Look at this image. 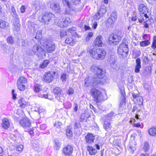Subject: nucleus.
I'll return each instance as SVG.
<instances>
[{"mask_svg": "<svg viewBox=\"0 0 156 156\" xmlns=\"http://www.w3.org/2000/svg\"><path fill=\"white\" fill-rule=\"evenodd\" d=\"M140 17L138 18L139 22L141 23L143 21L145 22L148 20V16L147 14L148 12L146 5L144 4H140L138 6Z\"/></svg>", "mask_w": 156, "mask_h": 156, "instance_id": "obj_1", "label": "nucleus"}, {"mask_svg": "<svg viewBox=\"0 0 156 156\" xmlns=\"http://www.w3.org/2000/svg\"><path fill=\"white\" fill-rule=\"evenodd\" d=\"M91 57L97 60H102L105 57L106 52L101 48L93 49L90 51Z\"/></svg>", "mask_w": 156, "mask_h": 156, "instance_id": "obj_2", "label": "nucleus"}, {"mask_svg": "<svg viewBox=\"0 0 156 156\" xmlns=\"http://www.w3.org/2000/svg\"><path fill=\"white\" fill-rule=\"evenodd\" d=\"M55 18L54 14L51 13H44L42 15L40 16L38 20L45 24H48L52 22L53 21L55 20Z\"/></svg>", "mask_w": 156, "mask_h": 156, "instance_id": "obj_3", "label": "nucleus"}, {"mask_svg": "<svg viewBox=\"0 0 156 156\" xmlns=\"http://www.w3.org/2000/svg\"><path fill=\"white\" fill-rule=\"evenodd\" d=\"M27 53L29 55H36L38 57L45 56V54L44 51L38 44H35L33 47L32 50H29L27 51Z\"/></svg>", "mask_w": 156, "mask_h": 156, "instance_id": "obj_4", "label": "nucleus"}, {"mask_svg": "<svg viewBox=\"0 0 156 156\" xmlns=\"http://www.w3.org/2000/svg\"><path fill=\"white\" fill-rule=\"evenodd\" d=\"M90 93L94 100L96 103H98L105 100L104 94L99 90L95 88H92Z\"/></svg>", "mask_w": 156, "mask_h": 156, "instance_id": "obj_5", "label": "nucleus"}, {"mask_svg": "<svg viewBox=\"0 0 156 156\" xmlns=\"http://www.w3.org/2000/svg\"><path fill=\"white\" fill-rule=\"evenodd\" d=\"M44 53L46 52L48 53H51L54 51L55 49V45L54 43L51 41H42L41 42Z\"/></svg>", "mask_w": 156, "mask_h": 156, "instance_id": "obj_6", "label": "nucleus"}, {"mask_svg": "<svg viewBox=\"0 0 156 156\" xmlns=\"http://www.w3.org/2000/svg\"><path fill=\"white\" fill-rule=\"evenodd\" d=\"M118 53L119 55L123 57H126L129 51L128 45L127 43L123 41L121 43L118 48Z\"/></svg>", "mask_w": 156, "mask_h": 156, "instance_id": "obj_7", "label": "nucleus"}, {"mask_svg": "<svg viewBox=\"0 0 156 156\" xmlns=\"http://www.w3.org/2000/svg\"><path fill=\"white\" fill-rule=\"evenodd\" d=\"M102 71L101 72L97 71V73L96 74L98 75L97 78H95L94 79V82L93 83L92 85L93 86H96L98 85L103 84L105 83V81L104 80L102 79L104 75V72L103 70L100 69Z\"/></svg>", "mask_w": 156, "mask_h": 156, "instance_id": "obj_8", "label": "nucleus"}, {"mask_svg": "<svg viewBox=\"0 0 156 156\" xmlns=\"http://www.w3.org/2000/svg\"><path fill=\"white\" fill-rule=\"evenodd\" d=\"M53 92L55 95V98L61 102L64 101V94L60 87H58L54 88Z\"/></svg>", "mask_w": 156, "mask_h": 156, "instance_id": "obj_9", "label": "nucleus"}, {"mask_svg": "<svg viewBox=\"0 0 156 156\" xmlns=\"http://www.w3.org/2000/svg\"><path fill=\"white\" fill-rule=\"evenodd\" d=\"M102 3H102L99 11L94 15V18L96 20H98L103 17L104 14L106 12V7Z\"/></svg>", "mask_w": 156, "mask_h": 156, "instance_id": "obj_10", "label": "nucleus"}, {"mask_svg": "<svg viewBox=\"0 0 156 156\" xmlns=\"http://www.w3.org/2000/svg\"><path fill=\"white\" fill-rule=\"evenodd\" d=\"M55 74V72L54 71L46 72L44 76V80L47 83H50L53 80Z\"/></svg>", "mask_w": 156, "mask_h": 156, "instance_id": "obj_11", "label": "nucleus"}, {"mask_svg": "<svg viewBox=\"0 0 156 156\" xmlns=\"http://www.w3.org/2000/svg\"><path fill=\"white\" fill-rule=\"evenodd\" d=\"M119 42V39L116 34H112L109 36L108 43L109 44L113 45H115Z\"/></svg>", "mask_w": 156, "mask_h": 156, "instance_id": "obj_12", "label": "nucleus"}, {"mask_svg": "<svg viewBox=\"0 0 156 156\" xmlns=\"http://www.w3.org/2000/svg\"><path fill=\"white\" fill-rule=\"evenodd\" d=\"M55 24L59 27H66L69 22L64 19H55Z\"/></svg>", "mask_w": 156, "mask_h": 156, "instance_id": "obj_13", "label": "nucleus"}, {"mask_svg": "<svg viewBox=\"0 0 156 156\" xmlns=\"http://www.w3.org/2000/svg\"><path fill=\"white\" fill-rule=\"evenodd\" d=\"M117 19V15L115 12H112L110 17L107 20V24H108L109 26H112L115 22Z\"/></svg>", "mask_w": 156, "mask_h": 156, "instance_id": "obj_14", "label": "nucleus"}, {"mask_svg": "<svg viewBox=\"0 0 156 156\" xmlns=\"http://www.w3.org/2000/svg\"><path fill=\"white\" fill-rule=\"evenodd\" d=\"M103 40L102 36L99 35L94 41L93 45L97 47H101L103 44Z\"/></svg>", "mask_w": 156, "mask_h": 156, "instance_id": "obj_15", "label": "nucleus"}, {"mask_svg": "<svg viewBox=\"0 0 156 156\" xmlns=\"http://www.w3.org/2000/svg\"><path fill=\"white\" fill-rule=\"evenodd\" d=\"M73 151V147L70 145H68L63 149L62 153L66 156H69L72 154Z\"/></svg>", "mask_w": 156, "mask_h": 156, "instance_id": "obj_16", "label": "nucleus"}, {"mask_svg": "<svg viewBox=\"0 0 156 156\" xmlns=\"http://www.w3.org/2000/svg\"><path fill=\"white\" fill-rule=\"evenodd\" d=\"M20 124L25 128L29 127L31 126L30 122L28 119L24 118L20 121Z\"/></svg>", "mask_w": 156, "mask_h": 156, "instance_id": "obj_17", "label": "nucleus"}, {"mask_svg": "<svg viewBox=\"0 0 156 156\" xmlns=\"http://www.w3.org/2000/svg\"><path fill=\"white\" fill-rule=\"evenodd\" d=\"M120 92L122 94V97H121L120 101L119 106L122 107L126 104L125 98V92L123 88H122L120 89Z\"/></svg>", "mask_w": 156, "mask_h": 156, "instance_id": "obj_18", "label": "nucleus"}, {"mask_svg": "<svg viewBox=\"0 0 156 156\" xmlns=\"http://www.w3.org/2000/svg\"><path fill=\"white\" fill-rule=\"evenodd\" d=\"M132 95L133 98L136 100L137 104L139 105L143 104V99L142 97L138 96L137 94H136L134 93L132 94Z\"/></svg>", "mask_w": 156, "mask_h": 156, "instance_id": "obj_19", "label": "nucleus"}, {"mask_svg": "<svg viewBox=\"0 0 156 156\" xmlns=\"http://www.w3.org/2000/svg\"><path fill=\"white\" fill-rule=\"evenodd\" d=\"M31 143L35 150L39 151L41 148V146L39 142V140L33 139L31 141Z\"/></svg>", "mask_w": 156, "mask_h": 156, "instance_id": "obj_20", "label": "nucleus"}, {"mask_svg": "<svg viewBox=\"0 0 156 156\" xmlns=\"http://www.w3.org/2000/svg\"><path fill=\"white\" fill-rule=\"evenodd\" d=\"M85 141L87 143L90 144L92 143L94 140V136L92 133H89L86 136Z\"/></svg>", "mask_w": 156, "mask_h": 156, "instance_id": "obj_21", "label": "nucleus"}, {"mask_svg": "<svg viewBox=\"0 0 156 156\" xmlns=\"http://www.w3.org/2000/svg\"><path fill=\"white\" fill-rule=\"evenodd\" d=\"M2 127L4 129H7L10 126V122L7 118H4L2 120Z\"/></svg>", "mask_w": 156, "mask_h": 156, "instance_id": "obj_22", "label": "nucleus"}, {"mask_svg": "<svg viewBox=\"0 0 156 156\" xmlns=\"http://www.w3.org/2000/svg\"><path fill=\"white\" fill-rule=\"evenodd\" d=\"M48 5L53 10H59V6L57 3L54 2H49L48 3Z\"/></svg>", "mask_w": 156, "mask_h": 156, "instance_id": "obj_23", "label": "nucleus"}, {"mask_svg": "<svg viewBox=\"0 0 156 156\" xmlns=\"http://www.w3.org/2000/svg\"><path fill=\"white\" fill-rule=\"evenodd\" d=\"M72 128L70 126L67 127L66 130V135L68 138L70 139L73 136Z\"/></svg>", "mask_w": 156, "mask_h": 156, "instance_id": "obj_24", "label": "nucleus"}, {"mask_svg": "<svg viewBox=\"0 0 156 156\" xmlns=\"http://www.w3.org/2000/svg\"><path fill=\"white\" fill-rule=\"evenodd\" d=\"M13 25L14 26V29L16 30H20V21L18 18L15 19V20L13 22Z\"/></svg>", "mask_w": 156, "mask_h": 156, "instance_id": "obj_25", "label": "nucleus"}, {"mask_svg": "<svg viewBox=\"0 0 156 156\" xmlns=\"http://www.w3.org/2000/svg\"><path fill=\"white\" fill-rule=\"evenodd\" d=\"M136 66L135 72L136 73H137L139 72L140 69L141 67V61L140 58H137L136 60Z\"/></svg>", "mask_w": 156, "mask_h": 156, "instance_id": "obj_26", "label": "nucleus"}, {"mask_svg": "<svg viewBox=\"0 0 156 156\" xmlns=\"http://www.w3.org/2000/svg\"><path fill=\"white\" fill-rule=\"evenodd\" d=\"M20 106L22 108H24L27 104V102L25 101L24 99L21 98L18 100Z\"/></svg>", "mask_w": 156, "mask_h": 156, "instance_id": "obj_27", "label": "nucleus"}, {"mask_svg": "<svg viewBox=\"0 0 156 156\" xmlns=\"http://www.w3.org/2000/svg\"><path fill=\"white\" fill-rule=\"evenodd\" d=\"M87 149L91 155H94L97 152V150L92 147L87 146Z\"/></svg>", "mask_w": 156, "mask_h": 156, "instance_id": "obj_28", "label": "nucleus"}, {"mask_svg": "<svg viewBox=\"0 0 156 156\" xmlns=\"http://www.w3.org/2000/svg\"><path fill=\"white\" fill-rule=\"evenodd\" d=\"M9 26V23L8 22L2 20L0 19V27L4 28Z\"/></svg>", "mask_w": 156, "mask_h": 156, "instance_id": "obj_29", "label": "nucleus"}, {"mask_svg": "<svg viewBox=\"0 0 156 156\" xmlns=\"http://www.w3.org/2000/svg\"><path fill=\"white\" fill-rule=\"evenodd\" d=\"M91 71L96 74L97 73V71L101 72L102 71L100 69V68H99L98 66H95L94 65H93L91 66L90 68Z\"/></svg>", "mask_w": 156, "mask_h": 156, "instance_id": "obj_30", "label": "nucleus"}, {"mask_svg": "<svg viewBox=\"0 0 156 156\" xmlns=\"http://www.w3.org/2000/svg\"><path fill=\"white\" fill-rule=\"evenodd\" d=\"M148 132L151 136H156V127H152L150 128Z\"/></svg>", "mask_w": 156, "mask_h": 156, "instance_id": "obj_31", "label": "nucleus"}, {"mask_svg": "<svg viewBox=\"0 0 156 156\" xmlns=\"http://www.w3.org/2000/svg\"><path fill=\"white\" fill-rule=\"evenodd\" d=\"M65 42L67 44H69L73 46L75 43V41L72 37H69L66 39Z\"/></svg>", "mask_w": 156, "mask_h": 156, "instance_id": "obj_32", "label": "nucleus"}, {"mask_svg": "<svg viewBox=\"0 0 156 156\" xmlns=\"http://www.w3.org/2000/svg\"><path fill=\"white\" fill-rule=\"evenodd\" d=\"M27 82V80L26 78L23 77H21L18 79L17 83L25 84Z\"/></svg>", "mask_w": 156, "mask_h": 156, "instance_id": "obj_33", "label": "nucleus"}, {"mask_svg": "<svg viewBox=\"0 0 156 156\" xmlns=\"http://www.w3.org/2000/svg\"><path fill=\"white\" fill-rule=\"evenodd\" d=\"M68 31L71 33L73 36H75L76 34V28L74 27L69 28Z\"/></svg>", "mask_w": 156, "mask_h": 156, "instance_id": "obj_34", "label": "nucleus"}, {"mask_svg": "<svg viewBox=\"0 0 156 156\" xmlns=\"http://www.w3.org/2000/svg\"><path fill=\"white\" fill-rule=\"evenodd\" d=\"M17 85L18 89L21 91H23L25 89L26 86L24 84L17 83Z\"/></svg>", "mask_w": 156, "mask_h": 156, "instance_id": "obj_35", "label": "nucleus"}, {"mask_svg": "<svg viewBox=\"0 0 156 156\" xmlns=\"http://www.w3.org/2000/svg\"><path fill=\"white\" fill-rule=\"evenodd\" d=\"M11 14L13 16V17L15 18V19L18 18V16L17 14L16 13V10L14 6H12L11 7Z\"/></svg>", "mask_w": 156, "mask_h": 156, "instance_id": "obj_36", "label": "nucleus"}, {"mask_svg": "<svg viewBox=\"0 0 156 156\" xmlns=\"http://www.w3.org/2000/svg\"><path fill=\"white\" fill-rule=\"evenodd\" d=\"M143 87L144 89L146 91L148 92L149 93L150 90L151 88L150 86L147 83H145L143 84Z\"/></svg>", "mask_w": 156, "mask_h": 156, "instance_id": "obj_37", "label": "nucleus"}, {"mask_svg": "<svg viewBox=\"0 0 156 156\" xmlns=\"http://www.w3.org/2000/svg\"><path fill=\"white\" fill-rule=\"evenodd\" d=\"M49 62V60H45L44 61L43 63H42V64L40 65V67L42 68H44L46 67L47 66Z\"/></svg>", "mask_w": 156, "mask_h": 156, "instance_id": "obj_38", "label": "nucleus"}, {"mask_svg": "<svg viewBox=\"0 0 156 156\" xmlns=\"http://www.w3.org/2000/svg\"><path fill=\"white\" fill-rule=\"evenodd\" d=\"M109 62L111 66L114 67V65L115 64L116 61L115 58L113 57H111L109 60Z\"/></svg>", "mask_w": 156, "mask_h": 156, "instance_id": "obj_39", "label": "nucleus"}, {"mask_svg": "<svg viewBox=\"0 0 156 156\" xmlns=\"http://www.w3.org/2000/svg\"><path fill=\"white\" fill-rule=\"evenodd\" d=\"M28 24L29 25H30V28L31 30L33 29L34 32L35 31L36 28L37 27V25L35 24H34L33 23H31L30 22H29Z\"/></svg>", "mask_w": 156, "mask_h": 156, "instance_id": "obj_40", "label": "nucleus"}, {"mask_svg": "<svg viewBox=\"0 0 156 156\" xmlns=\"http://www.w3.org/2000/svg\"><path fill=\"white\" fill-rule=\"evenodd\" d=\"M140 110L138 109L137 107L136 106H134L131 112L134 113L135 114H137L138 112H140Z\"/></svg>", "mask_w": 156, "mask_h": 156, "instance_id": "obj_41", "label": "nucleus"}, {"mask_svg": "<svg viewBox=\"0 0 156 156\" xmlns=\"http://www.w3.org/2000/svg\"><path fill=\"white\" fill-rule=\"evenodd\" d=\"M34 90L36 92H38L41 90V87L40 85L36 84L34 87Z\"/></svg>", "mask_w": 156, "mask_h": 156, "instance_id": "obj_42", "label": "nucleus"}, {"mask_svg": "<svg viewBox=\"0 0 156 156\" xmlns=\"http://www.w3.org/2000/svg\"><path fill=\"white\" fill-rule=\"evenodd\" d=\"M149 148V145L148 143L147 142H145L144 144L143 147V150L145 152L148 151Z\"/></svg>", "mask_w": 156, "mask_h": 156, "instance_id": "obj_43", "label": "nucleus"}, {"mask_svg": "<svg viewBox=\"0 0 156 156\" xmlns=\"http://www.w3.org/2000/svg\"><path fill=\"white\" fill-rule=\"evenodd\" d=\"M150 43L148 41H144L140 42V45L142 47H144L148 45Z\"/></svg>", "mask_w": 156, "mask_h": 156, "instance_id": "obj_44", "label": "nucleus"}, {"mask_svg": "<svg viewBox=\"0 0 156 156\" xmlns=\"http://www.w3.org/2000/svg\"><path fill=\"white\" fill-rule=\"evenodd\" d=\"M64 106L66 109H69L71 107V104L69 101H67L64 104Z\"/></svg>", "mask_w": 156, "mask_h": 156, "instance_id": "obj_45", "label": "nucleus"}, {"mask_svg": "<svg viewBox=\"0 0 156 156\" xmlns=\"http://www.w3.org/2000/svg\"><path fill=\"white\" fill-rule=\"evenodd\" d=\"M151 48L154 49L156 48V36L154 37L153 42L152 44Z\"/></svg>", "mask_w": 156, "mask_h": 156, "instance_id": "obj_46", "label": "nucleus"}, {"mask_svg": "<svg viewBox=\"0 0 156 156\" xmlns=\"http://www.w3.org/2000/svg\"><path fill=\"white\" fill-rule=\"evenodd\" d=\"M7 41L8 43L13 44L14 43V40L12 37H9L7 39Z\"/></svg>", "mask_w": 156, "mask_h": 156, "instance_id": "obj_47", "label": "nucleus"}, {"mask_svg": "<svg viewBox=\"0 0 156 156\" xmlns=\"http://www.w3.org/2000/svg\"><path fill=\"white\" fill-rule=\"evenodd\" d=\"M116 35H117V37L119 39V41H120L122 37L123 36V34L121 31H119Z\"/></svg>", "mask_w": 156, "mask_h": 156, "instance_id": "obj_48", "label": "nucleus"}, {"mask_svg": "<svg viewBox=\"0 0 156 156\" xmlns=\"http://www.w3.org/2000/svg\"><path fill=\"white\" fill-rule=\"evenodd\" d=\"M38 112L39 113V114H40V115H42V114L44 115V113H45V110L42 108L40 107L39 109L38 110Z\"/></svg>", "mask_w": 156, "mask_h": 156, "instance_id": "obj_49", "label": "nucleus"}, {"mask_svg": "<svg viewBox=\"0 0 156 156\" xmlns=\"http://www.w3.org/2000/svg\"><path fill=\"white\" fill-rule=\"evenodd\" d=\"M62 2L64 5L67 6L69 9L71 8L69 3L68 1L66 0H63Z\"/></svg>", "mask_w": 156, "mask_h": 156, "instance_id": "obj_50", "label": "nucleus"}, {"mask_svg": "<svg viewBox=\"0 0 156 156\" xmlns=\"http://www.w3.org/2000/svg\"><path fill=\"white\" fill-rule=\"evenodd\" d=\"M74 92V90L71 88H69L67 90V93L69 95H71L73 94Z\"/></svg>", "mask_w": 156, "mask_h": 156, "instance_id": "obj_51", "label": "nucleus"}, {"mask_svg": "<svg viewBox=\"0 0 156 156\" xmlns=\"http://www.w3.org/2000/svg\"><path fill=\"white\" fill-rule=\"evenodd\" d=\"M23 146L22 145H18L16 148V150L19 151H21L23 150Z\"/></svg>", "mask_w": 156, "mask_h": 156, "instance_id": "obj_52", "label": "nucleus"}, {"mask_svg": "<svg viewBox=\"0 0 156 156\" xmlns=\"http://www.w3.org/2000/svg\"><path fill=\"white\" fill-rule=\"evenodd\" d=\"M67 35L66 32L64 30H61L60 31V36L61 37H64Z\"/></svg>", "mask_w": 156, "mask_h": 156, "instance_id": "obj_53", "label": "nucleus"}, {"mask_svg": "<svg viewBox=\"0 0 156 156\" xmlns=\"http://www.w3.org/2000/svg\"><path fill=\"white\" fill-rule=\"evenodd\" d=\"M62 125V123L59 122H56L54 126L57 128H59Z\"/></svg>", "mask_w": 156, "mask_h": 156, "instance_id": "obj_54", "label": "nucleus"}, {"mask_svg": "<svg viewBox=\"0 0 156 156\" xmlns=\"http://www.w3.org/2000/svg\"><path fill=\"white\" fill-rule=\"evenodd\" d=\"M93 34L92 32H90L86 38V40L87 41H88L89 40L90 38L93 36Z\"/></svg>", "mask_w": 156, "mask_h": 156, "instance_id": "obj_55", "label": "nucleus"}, {"mask_svg": "<svg viewBox=\"0 0 156 156\" xmlns=\"http://www.w3.org/2000/svg\"><path fill=\"white\" fill-rule=\"evenodd\" d=\"M66 74H63L62 75L61 77V79L62 81H66Z\"/></svg>", "mask_w": 156, "mask_h": 156, "instance_id": "obj_56", "label": "nucleus"}, {"mask_svg": "<svg viewBox=\"0 0 156 156\" xmlns=\"http://www.w3.org/2000/svg\"><path fill=\"white\" fill-rule=\"evenodd\" d=\"M85 82V86L86 87H88L90 85L89 82V78H86L84 80Z\"/></svg>", "mask_w": 156, "mask_h": 156, "instance_id": "obj_57", "label": "nucleus"}, {"mask_svg": "<svg viewBox=\"0 0 156 156\" xmlns=\"http://www.w3.org/2000/svg\"><path fill=\"white\" fill-rule=\"evenodd\" d=\"M72 2L75 5L79 4L81 2L80 0H72Z\"/></svg>", "mask_w": 156, "mask_h": 156, "instance_id": "obj_58", "label": "nucleus"}, {"mask_svg": "<svg viewBox=\"0 0 156 156\" xmlns=\"http://www.w3.org/2000/svg\"><path fill=\"white\" fill-rule=\"evenodd\" d=\"M41 97L42 98H47L50 100H52L53 99L52 98H49L48 96V94H44L43 95H42Z\"/></svg>", "mask_w": 156, "mask_h": 156, "instance_id": "obj_59", "label": "nucleus"}, {"mask_svg": "<svg viewBox=\"0 0 156 156\" xmlns=\"http://www.w3.org/2000/svg\"><path fill=\"white\" fill-rule=\"evenodd\" d=\"M98 25L97 22L96 21H94L92 24V28L93 29H95L97 28Z\"/></svg>", "mask_w": 156, "mask_h": 156, "instance_id": "obj_60", "label": "nucleus"}, {"mask_svg": "<svg viewBox=\"0 0 156 156\" xmlns=\"http://www.w3.org/2000/svg\"><path fill=\"white\" fill-rule=\"evenodd\" d=\"M15 90H12V98L14 100H15L16 98V94L15 93Z\"/></svg>", "mask_w": 156, "mask_h": 156, "instance_id": "obj_61", "label": "nucleus"}, {"mask_svg": "<svg viewBox=\"0 0 156 156\" xmlns=\"http://www.w3.org/2000/svg\"><path fill=\"white\" fill-rule=\"evenodd\" d=\"M144 62L145 64H147L148 63L149 60L148 57L147 56H144L143 58Z\"/></svg>", "mask_w": 156, "mask_h": 156, "instance_id": "obj_62", "label": "nucleus"}, {"mask_svg": "<svg viewBox=\"0 0 156 156\" xmlns=\"http://www.w3.org/2000/svg\"><path fill=\"white\" fill-rule=\"evenodd\" d=\"M114 113L113 112H111L107 115L108 117L110 119L114 115Z\"/></svg>", "mask_w": 156, "mask_h": 156, "instance_id": "obj_63", "label": "nucleus"}, {"mask_svg": "<svg viewBox=\"0 0 156 156\" xmlns=\"http://www.w3.org/2000/svg\"><path fill=\"white\" fill-rule=\"evenodd\" d=\"M136 15L135 13L133 14V16L131 18V20L133 21H135L136 20Z\"/></svg>", "mask_w": 156, "mask_h": 156, "instance_id": "obj_64", "label": "nucleus"}]
</instances>
